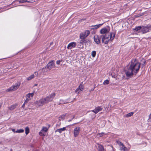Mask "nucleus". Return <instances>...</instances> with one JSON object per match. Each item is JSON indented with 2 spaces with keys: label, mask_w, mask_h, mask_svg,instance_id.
Returning <instances> with one entry per match:
<instances>
[{
  "label": "nucleus",
  "mask_w": 151,
  "mask_h": 151,
  "mask_svg": "<svg viewBox=\"0 0 151 151\" xmlns=\"http://www.w3.org/2000/svg\"><path fill=\"white\" fill-rule=\"evenodd\" d=\"M82 91L78 88L75 91V92L77 94L80 93Z\"/></svg>",
  "instance_id": "obj_25"
},
{
  "label": "nucleus",
  "mask_w": 151,
  "mask_h": 151,
  "mask_svg": "<svg viewBox=\"0 0 151 151\" xmlns=\"http://www.w3.org/2000/svg\"><path fill=\"white\" fill-rule=\"evenodd\" d=\"M96 52L95 51H93L92 52L91 55L93 57H94L96 55Z\"/></svg>",
  "instance_id": "obj_31"
},
{
  "label": "nucleus",
  "mask_w": 151,
  "mask_h": 151,
  "mask_svg": "<svg viewBox=\"0 0 151 151\" xmlns=\"http://www.w3.org/2000/svg\"><path fill=\"white\" fill-rule=\"evenodd\" d=\"M15 108V106L14 105H12L10 107H9V109L11 110L14 109Z\"/></svg>",
  "instance_id": "obj_27"
},
{
  "label": "nucleus",
  "mask_w": 151,
  "mask_h": 151,
  "mask_svg": "<svg viewBox=\"0 0 151 151\" xmlns=\"http://www.w3.org/2000/svg\"><path fill=\"white\" fill-rule=\"evenodd\" d=\"M20 83H16L14 85L8 88L6 90L7 91H13L17 90L19 87Z\"/></svg>",
  "instance_id": "obj_6"
},
{
  "label": "nucleus",
  "mask_w": 151,
  "mask_h": 151,
  "mask_svg": "<svg viewBox=\"0 0 151 151\" xmlns=\"http://www.w3.org/2000/svg\"><path fill=\"white\" fill-rule=\"evenodd\" d=\"M24 132V130L22 129H20L15 131L16 133H21Z\"/></svg>",
  "instance_id": "obj_23"
},
{
  "label": "nucleus",
  "mask_w": 151,
  "mask_h": 151,
  "mask_svg": "<svg viewBox=\"0 0 151 151\" xmlns=\"http://www.w3.org/2000/svg\"><path fill=\"white\" fill-rule=\"evenodd\" d=\"M68 102L66 101H64L63 99H60V101L59 103L60 104H66L68 103Z\"/></svg>",
  "instance_id": "obj_21"
},
{
  "label": "nucleus",
  "mask_w": 151,
  "mask_h": 151,
  "mask_svg": "<svg viewBox=\"0 0 151 151\" xmlns=\"http://www.w3.org/2000/svg\"><path fill=\"white\" fill-rule=\"evenodd\" d=\"M140 63L136 59L132 60L129 67L125 72L127 78L132 77L134 74H136L138 72L140 68Z\"/></svg>",
  "instance_id": "obj_1"
},
{
  "label": "nucleus",
  "mask_w": 151,
  "mask_h": 151,
  "mask_svg": "<svg viewBox=\"0 0 151 151\" xmlns=\"http://www.w3.org/2000/svg\"><path fill=\"white\" fill-rule=\"evenodd\" d=\"M90 32L88 30H86L80 34V38L81 39H84L86 37L90 34Z\"/></svg>",
  "instance_id": "obj_8"
},
{
  "label": "nucleus",
  "mask_w": 151,
  "mask_h": 151,
  "mask_svg": "<svg viewBox=\"0 0 151 151\" xmlns=\"http://www.w3.org/2000/svg\"><path fill=\"white\" fill-rule=\"evenodd\" d=\"M35 0H19L20 3H24L25 2L31 3L34 2Z\"/></svg>",
  "instance_id": "obj_14"
},
{
  "label": "nucleus",
  "mask_w": 151,
  "mask_h": 151,
  "mask_svg": "<svg viewBox=\"0 0 151 151\" xmlns=\"http://www.w3.org/2000/svg\"><path fill=\"white\" fill-rule=\"evenodd\" d=\"M81 131V128L79 127H75L73 130V134L75 137H77Z\"/></svg>",
  "instance_id": "obj_9"
},
{
  "label": "nucleus",
  "mask_w": 151,
  "mask_h": 151,
  "mask_svg": "<svg viewBox=\"0 0 151 151\" xmlns=\"http://www.w3.org/2000/svg\"><path fill=\"white\" fill-rule=\"evenodd\" d=\"M47 130L48 129L46 127H43L41 131L46 132L47 131Z\"/></svg>",
  "instance_id": "obj_33"
},
{
  "label": "nucleus",
  "mask_w": 151,
  "mask_h": 151,
  "mask_svg": "<svg viewBox=\"0 0 151 151\" xmlns=\"http://www.w3.org/2000/svg\"><path fill=\"white\" fill-rule=\"evenodd\" d=\"M120 150L121 151H128L129 150L125 147L124 145L120 146Z\"/></svg>",
  "instance_id": "obj_15"
},
{
  "label": "nucleus",
  "mask_w": 151,
  "mask_h": 151,
  "mask_svg": "<svg viewBox=\"0 0 151 151\" xmlns=\"http://www.w3.org/2000/svg\"><path fill=\"white\" fill-rule=\"evenodd\" d=\"M102 109L100 106H98L95 108L94 110H92L90 111L94 113L95 114H97L99 111L102 110Z\"/></svg>",
  "instance_id": "obj_12"
},
{
  "label": "nucleus",
  "mask_w": 151,
  "mask_h": 151,
  "mask_svg": "<svg viewBox=\"0 0 151 151\" xmlns=\"http://www.w3.org/2000/svg\"><path fill=\"white\" fill-rule=\"evenodd\" d=\"M151 30V25H148L146 26H142L141 31L143 34L146 33Z\"/></svg>",
  "instance_id": "obj_5"
},
{
  "label": "nucleus",
  "mask_w": 151,
  "mask_h": 151,
  "mask_svg": "<svg viewBox=\"0 0 151 151\" xmlns=\"http://www.w3.org/2000/svg\"><path fill=\"white\" fill-rule=\"evenodd\" d=\"M141 28L142 27L141 26H139L138 27H136L134 29V30L136 31H138L139 30L141 29Z\"/></svg>",
  "instance_id": "obj_28"
},
{
  "label": "nucleus",
  "mask_w": 151,
  "mask_h": 151,
  "mask_svg": "<svg viewBox=\"0 0 151 151\" xmlns=\"http://www.w3.org/2000/svg\"><path fill=\"white\" fill-rule=\"evenodd\" d=\"M134 112H131L128 114H126L124 115V117H129L132 116L134 114Z\"/></svg>",
  "instance_id": "obj_18"
},
{
  "label": "nucleus",
  "mask_w": 151,
  "mask_h": 151,
  "mask_svg": "<svg viewBox=\"0 0 151 151\" xmlns=\"http://www.w3.org/2000/svg\"><path fill=\"white\" fill-rule=\"evenodd\" d=\"M148 122H151V113L149 115V118L147 120Z\"/></svg>",
  "instance_id": "obj_35"
},
{
  "label": "nucleus",
  "mask_w": 151,
  "mask_h": 151,
  "mask_svg": "<svg viewBox=\"0 0 151 151\" xmlns=\"http://www.w3.org/2000/svg\"><path fill=\"white\" fill-rule=\"evenodd\" d=\"M104 134H105V133L104 132L99 133L97 134V136L98 137H100L103 136V135Z\"/></svg>",
  "instance_id": "obj_30"
},
{
  "label": "nucleus",
  "mask_w": 151,
  "mask_h": 151,
  "mask_svg": "<svg viewBox=\"0 0 151 151\" xmlns=\"http://www.w3.org/2000/svg\"><path fill=\"white\" fill-rule=\"evenodd\" d=\"M103 24H96L95 25L92 26L91 27H92V29H97L103 25Z\"/></svg>",
  "instance_id": "obj_17"
},
{
  "label": "nucleus",
  "mask_w": 151,
  "mask_h": 151,
  "mask_svg": "<svg viewBox=\"0 0 151 151\" xmlns=\"http://www.w3.org/2000/svg\"><path fill=\"white\" fill-rule=\"evenodd\" d=\"M117 143L119 145V147L123 145H124L123 143L120 141H118Z\"/></svg>",
  "instance_id": "obj_36"
},
{
  "label": "nucleus",
  "mask_w": 151,
  "mask_h": 151,
  "mask_svg": "<svg viewBox=\"0 0 151 151\" xmlns=\"http://www.w3.org/2000/svg\"><path fill=\"white\" fill-rule=\"evenodd\" d=\"M82 91L84 89V87L83 85L81 84L78 87Z\"/></svg>",
  "instance_id": "obj_29"
},
{
  "label": "nucleus",
  "mask_w": 151,
  "mask_h": 151,
  "mask_svg": "<svg viewBox=\"0 0 151 151\" xmlns=\"http://www.w3.org/2000/svg\"><path fill=\"white\" fill-rule=\"evenodd\" d=\"M98 151H104V149L103 146L100 145L98 147Z\"/></svg>",
  "instance_id": "obj_19"
},
{
  "label": "nucleus",
  "mask_w": 151,
  "mask_h": 151,
  "mask_svg": "<svg viewBox=\"0 0 151 151\" xmlns=\"http://www.w3.org/2000/svg\"><path fill=\"white\" fill-rule=\"evenodd\" d=\"M12 130V131H13V132H15V130H14V129H13Z\"/></svg>",
  "instance_id": "obj_41"
},
{
  "label": "nucleus",
  "mask_w": 151,
  "mask_h": 151,
  "mask_svg": "<svg viewBox=\"0 0 151 151\" xmlns=\"http://www.w3.org/2000/svg\"><path fill=\"white\" fill-rule=\"evenodd\" d=\"M10 151H12V150L11 149V150H10Z\"/></svg>",
  "instance_id": "obj_44"
},
{
  "label": "nucleus",
  "mask_w": 151,
  "mask_h": 151,
  "mask_svg": "<svg viewBox=\"0 0 151 151\" xmlns=\"http://www.w3.org/2000/svg\"><path fill=\"white\" fill-rule=\"evenodd\" d=\"M110 27L109 26H106L101 29L100 33L101 34H106V35L107 34L109 33L110 30Z\"/></svg>",
  "instance_id": "obj_7"
},
{
  "label": "nucleus",
  "mask_w": 151,
  "mask_h": 151,
  "mask_svg": "<svg viewBox=\"0 0 151 151\" xmlns=\"http://www.w3.org/2000/svg\"><path fill=\"white\" fill-rule=\"evenodd\" d=\"M76 43L74 42H72L69 43L67 47V48L68 49H71L76 47Z\"/></svg>",
  "instance_id": "obj_11"
},
{
  "label": "nucleus",
  "mask_w": 151,
  "mask_h": 151,
  "mask_svg": "<svg viewBox=\"0 0 151 151\" xmlns=\"http://www.w3.org/2000/svg\"><path fill=\"white\" fill-rule=\"evenodd\" d=\"M35 76L33 74L32 75H31L30 76L27 78V79L28 81L32 79L33 78H34Z\"/></svg>",
  "instance_id": "obj_20"
},
{
  "label": "nucleus",
  "mask_w": 151,
  "mask_h": 151,
  "mask_svg": "<svg viewBox=\"0 0 151 151\" xmlns=\"http://www.w3.org/2000/svg\"><path fill=\"white\" fill-rule=\"evenodd\" d=\"M74 118V116H73V118L72 119H72H73Z\"/></svg>",
  "instance_id": "obj_43"
},
{
  "label": "nucleus",
  "mask_w": 151,
  "mask_h": 151,
  "mask_svg": "<svg viewBox=\"0 0 151 151\" xmlns=\"http://www.w3.org/2000/svg\"><path fill=\"white\" fill-rule=\"evenodd\" d=\"M25 134L27 135L29 132V127H26L25 128Z\"/></svg>",
  "instance_id": "obj_24"
},
{
  "label": "nucleus",
  "mask_w": 151,
  "mask_h": 151,
  "mask_svg": "<svg viewBox=\"0 0 151 151\" xmlns=\"http://www.w3.org/2000/svg\"><path fill=\"white\" fill-rule=\"evenodd\" d=\"M34 93H29L26 96V99L25 101V103H27L28 101L30 100L32 98Z\"/></svg>",
  "instance_id": "obj_10"
},
{
  "label": "nucleus",
  "mask_w": 151,
  "mask_h": 151,
  "mask_svg": "<svg viewBox=\"0 0 151 151\" xmlns=\"http://www.w3.org/2000/svg\"><path fill=\"white\" fill-rule=\"evenodd\" d=\"M101 38L102 39V38L101 37V36H100V38H99V37L97 35L95 36L94 37V41L96 44H99L100 43V40Z\"/></svg>",
  "instance_id": "obj_13"
},
{
  "label": "nucleus",
  "mask_w": 151,
  "mask_h": 151,
  "mask_svg": "<svg viewBox=\"0 0 151 151\" xmlns=\"http://www.w3.org/2000/svg\"><path fill=\"white\" fill-rule=\"evenodd\" d=\"M65 116V114H63L61 116H60L59 118V120H63L64 119Z\"/></svg>",
  "instance_id": "obj_26"
},
{
  "label": "nucleus",
  "mask_w": 151,
  "mask_h": 151,
  "mask_svg": "<svg viewBox=\"0 0 151 151\" xmlns=\"http://www.w3.org/2000/svg\"><path fill=\"white\" fill-rule=\"evenodd\" d=\"M115 35L114 33H111L110 35H105V36L101 35L102 42L106 44L108 43L109 40H112L115 37Z\"/></svg>",
  "instance_id": "obj_3"
},
{
  "label": "nucleus",
  "mask_w": 151,
  "mask_h": 151,
  "mask_svg": "<svg viewBox=\"0 0 151 151\" xmlns=\"http://www.w3.org/2000/svg\"><path fill=\"white\" fill-rule=\"evenodd\" d=\"M39 134L40 135H44V134L42 133V132L41 131L40 132H39Z\"/></svg>",
  "instance_id": "obj_38"
},
{
  "label": "nucleus",
  "mask_w": 151,
  "mask_h": 151,
  "mask_svg": "<svg viewBox=\"0 0 151 151\" xmlns=\"http://www.w3.org/2000/svg\"><path fill=\"white\" fill-rule=\"evenodd\" d=\"M55 96L54 93H52L51 94L46 97L40 99L38 101H36L35 104L38 106H42L52 101Z\"/></svg>",
  "instance_id": "obj_2"
},
{
  "label": "nucleus",
  "mask_w": 151,
  "mask_h": 151,
  "mask_svg": "<svg viewBox=\"0 0 151 151\" xmlns=\"http://www.w3.org/2000/svg\"><path fill=\"white\" fill-rule=\"evenodd\" d=\"M66 129V127H64L63 128L58 129L55 131V132H58L60 133H61L62 132L65 130Z\"/></svg>",
  "instance_id": "obj_16"
},
{
  "label": "nucleus",
  "mask_w": 151,
  "mask_h": 151,
  "mask_svg": "<svg viewBox=\"0 0 151 151\" xmlns=\"http://www.w3.org/2000/svg\"><path fill=\"white\" fill-rule=\"evenodd\" d=\"M91 42V40L86 39V43L87 44H90Z\"/></svg>",
  "instance_id": "obj_34"
},
{
  "label": "nucleus",
  "mask_w": 151,
  "mask_h": 151,
  "mask_svg": "<svg viewBox=\"0 0 151 151\" xmlns=\"http://www.w3.org/2000/svg\"><path fill=\"white\" fill-rule=\"evenodd\" d=\"M25 103V102H24V104H23V105H22V107H24V106H25V103Z\"/></svg>",
  "instance_id": "obj_40"
},
{
  "label": "nucleus",
  "mask_w": 151,
  "mask_h": 151,
  "mask_svg": "<svg viewBox=\"0 0 151 151\" xmlns=\"http://www.w3.org/2000/svg\"><path fill=\"white\" fill-rule=\"evenodd\" d=\"M61 62V60H58L56 62V64L58 65H59V64H60V62Z\"/></svg>",
  "instance_id": "obj_37"
},
{
  "label": "nucleus",
  "mask_w": 151,
  "mask_h": 151,
  "mask_svg": "<svg viewBox=\"0 0 151 151\" xmlns=\"http://www.w3.org/2000/svg\"><path fill=\"white\" fill-rule=\"evenodd\" d=\"M71 121V120L70 119V120H69L68 121L69 122H70Z\"/></svg>",
  "instance_id": "obj_42"
},
{
  "label": "nucleus",
  "mask_w": 151,
  "mask_h": 151,
  "mask_svg": "<svg viewBox=\"0 0 151 151\" xmlns=\"http://www.w3.org/2000/svg\"><path fill=\"white\" fill-rule=\"evenodd\" d=\"M80 41V43L82 44V45H83L84 44L86 45V40H85L84 39H81Z\"/></svg>",
  "instance_id": "obj_22"
},
{
  "label": "nucleus",
  "mask_w": 151,
  "mask_h": 151,
  "mask_svg": "<svg viewBox=\"0 0 151 151\" xmlns=\"http://www.w3.org/2000/svg\"><path fill=\"white\" fill-rule=\"evenodd\" d=\"M55 64L54 63V61L52 60L49 62L47 65L43 68L42 69V70L44 72H48L51 69L55 66Z\"/></svg>",
  "instance_id": "obj_4"
},
{
  "label": "nucleus",
  "mask_w": 151,
  "mask_h": 151,
  "mask_svg": "<svg viewBox=\"0 0 151 151\" xmlns=\"http://www.w3.org/2000/svg\"><path fill=\"white\" fill-rule=\"evenodd\" d=\"M109 81L108 80H106L104 81L103 83L104 85H107L109 83Z\"/></svg>",
  "instance_id": "obj_32"
},
{
  "label": "nucleus",
  "mask_w": 151,
  "mask_h": 151,
  "mask_svg": "<svg viewBox=\"0 0 151 151\" xmlns=\"http://www.w3.org/2000/svg\"><path fill=\"white\" fill-rule=\"evenodd\" d=\"M35 74L37 76L38 75V72H35Z\"/></svg>",
  "instance_id": "obj_39"
}]
</instances>
